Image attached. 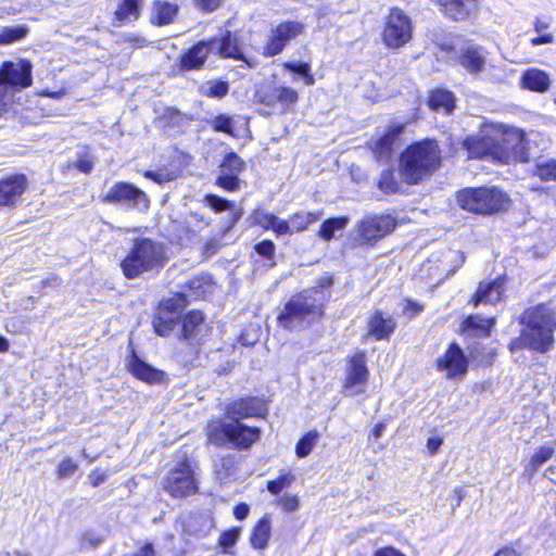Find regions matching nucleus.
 <instances>
[{
  "mask_svg": "<svg viewBox=\"0 0 556 556\" xmlns=\"http://www.w3.org/2000/svg\"><path fill=\"white\" fill-rule=\"evenodd\" d=\"M264 403L257 397L241 399L227 406L229 421H215L207 427L208 441L218 446H230L237 450L249 448L260 438L256 427H249L240 419L261 416Z\"/></svg>",
  "mask_w": 556,
  "mask_h": 556,
  "instance_id": "obj_1",
  "label": "nucleus"
},
{
  "mask_svg": "<svg viewBox=\"0 0 556 556\" xmlns=\"http://www.w3.org/2000/svg\"><path fill=\"white\" fill-rule=\"evenodd\" d=\"M525 329L518 338L510 342V350L523 348L546 353L554 345L556 319L548 306L541 304L527 309L521 316Z\"/></svg>",
  "mask_w": 556,
  "mask_h": 556,
  "instance_id": "obj_2",
  "label": "nucleus"
},
{
  "mask_svg": "<svg viewBox=\"0 0 556 556\" xmlns=\"http://www.w3.org/2000/svg\"><path fill=\"white\" fill-rule=\"evenodd\" d=\"M441 151L433 140H424L407 147L400 155L399 172L404 182L417 185L440 166Z\"/></svg>",
  "mask_w": 556,
  "mask_h": 556,
  "instance_id": "obj_3",
  "label": "nucleus"
},
{
  "mask_svg": "<svg viewBox=\"0 0 556 556\" xmlns=\"http://www.w3.org/2000/svg\"><path fill=\"white\" fill-rule=\"evenodd\" d=\"M325 294L321 288L304 290L292 296L277 317L280 327L301 330L323 315Z\"/></svg>",
  "mask_w": 556,
  "mask_h": 556,
  "instance_id": "obj_4",
  "label": "nucleus"
},
{
  "mask_svg": "<svg viewBox=\"0 0 556 556\" xmlns=\"http://www.w3.org/2000/svg\"><path fill=\"white\" fill-rule=\"evenodd\" d=\"M167 260V249L163 242L138 238L121 262V268L126 278L135 279L144 273L159 271Z\"/></svg>",
  "mask_w": 556,
  "mask_h": 556,
  "instance_id": "obj_5",
  "label": "nucleus"
},
{
  "mask_svg": "<svg viewBox=\"0 0 556 556\" xmlns=\"http://www.w3.org/2000/svg\"><path fill=\"white\" fill-rule=\"evenodd\" d=\"M458 205L475 214H495L506 208L508 197L498 188H468L457 193Z\"/></svg>",
  "mask_w": 556,
  "mask_h": 556,
  "instance_id": "obj_6",
  "label": "nucleus"
},
{
  "mask_svg": "<svg viewBox=\"0 0 556 556\" xmlns=\"http://www.w3.org/2000/svg\"><path fill=\"white\" fill-rule=\"evenodd\" d=\"M497 126L500 134L496 135L495 160L505 164L511 162H528V143L523 131L504 125Z\"/></svg>",
  "mask_w": 556,
  "mask_h": 556,
  "instance_id": "obj_7",
  "label": "nucleus"
},
{
  "mask_svg": "<svg viewBox=\"0 0 556 556\" xmlns=\"http://www.w3.org/2000/svg\"><path fill=\"white\" fill-rule=\"evenodd\" d=\"M255 99L265 108L266 114H285L292 111L299 101V93L292 87L269 84L256 91Z\"/></svg>",
  "mask_w": 556,
  "mask_h": 556,
  "instance_id": "obj_8",
  "label": "nucleus"
},
{
  "mask_svg": "<svg viewBox=\"0 0 556 556\" xmlns=\"http://www.w3.org/2000/svg\"><path fill=\"white\" fill-rule=\"evenodd\" d=\"M33 65L28 60L5 61L0 66V86L3 87L4 99L11 101V91L22 90L31 85Z\"/></svg>",
  "mask_w": 556,
  "mask_h": 556,
  "instance_id": "obj_9",
  "label": "nucleus"
},
{
  "mask_svg": "<svg viewBox=\"0 0 556 556\" xmlns=\"http://www.w3.org/2000/svg\"><path fill=\"white\" fill-rule=\"evenodd\" d=\"M413 26L410 18L400 9L393 8L386 21L382 38L392 49H397L412 39Z\"/></svg>",
  "mask_w": 556,
  "mask_h": 556,
  "instance_id": "obj_10",
  "label": "nucleus"
},
{
  "mask_svg": "<svg viewBox=\"0 0 556 556\" xmlns=\"http://www.w3.org/2000/svg\"><path fill=\"white\" fill-rule=\"evenodd\" d=\"M396 227V219L390 214L364 217L356 226L357 240L374 244L391 233Z\"/></svg>",
  "mask_w": 556,
  "mask_h": 556,
  "instance_id": "obj_11",
  "label": "nucleus"
},
{
  "mask_svg": "<svg viewBox=\"0 0 556 556\" xmlns=\"http://www.w3.org/2000/svg\"><path fill=\"white\" fill-rule=\"evenodd\" d=\"M185 304L186 300L182 294L165 299L160 303L153 319V327L157 334L166 337L178 326L181 321L180 312Z\"/></svg>",
  "mask_w": 556,
  "mask_h": 556,
  "instance_id": "obj_12",
  "label": "nucleus"
},
{
  "mask_svg": "<svg viewBox=\"0 0 556 556\" xmlns=\"http://www.w3.org/2000/svg\"><path fill=\"white\" fill-rule=\"evenodd\" d=\"M102 200L108 203L122 204L128 208L144 211L149 208L150 201L147 194L136 186L119 181L114 184Z\"/></svg>",
  "mask_w": 556,
  "mask_h": 556,
  "instance_id": "obj_13",
  "label": "nucleus"
},
{
  "mask_svg": "<svg viewBox=\"0 0 556 556\" xmlns=\"http://www.w3.org/2000/svg\"><path fill=\"white\" fill-rule=\"evenodd\" d=\"M165 489L173 496H187L197 491L194 468L187 458L170 469Z\"/></svg>",
  "mask_w": 556,
  "mask_h": 556,
  "instance_id": "obj_14",
  "label": "nucleus"
},
{
  "mask_svg": "<svg viewBox=\"0 0 556 556\" xmlns=\"http://www.w3.org/2000/svg\"><path fill=\"white\" fill-rule=\"evenodd\" d=\"M498 126L493 123H485L480 128V131L464 141V148L471 159H481L491 156L495 160V142L496 135H498Z\"/></svg>",
  "mask_w": 556,
  "mask_h": 556,
  "instance_id": "obj_15",
  "label": "nucleus"
},
{
  "mask_svg": "<svg viewBox=\"0 0 556 556\" xmlns=\"http://www.w3.org/2000/svg\"><path fill=\"white\" fill-rule=\"evenodd\" d=\"M304 29V25L296 21H286L271 29L267 43L264 47V55L275 56L283 51L286 46Z\"/></svg>",
  "mask_w": 556,
  "mask_h": 556,
  "instance_id": "obj_16",
  "label": "nucleus"
},
{
  "mask_svg": "<svg viewBox=\"0 0 556 556\" xmlns=\"http://www.w3.org/2000/svg\"><path fill=\"white\" fill-rule=\"evenodd\" d=\"M367 380L366 355L364 352H357L349 362L344 388L351 395L363 393Z\"/></svg>",
  "mask_w": 556,
  "mask_h": 556,
  "instance_id": "obj_17",
  "label": "nucleus"
},
{
  "mask_svg": "<svg viewBox=\"0 0 556 556\" xmlns=\"http://www.w3.org/2000/svg\"><path fill=\"white\" fill-rule=\"evenodd\" d=\"M488 54L484 47L466 43L457 52V62L470 75H479L485 70Z\"/></svg>",
  "mask_w": 556,
  "mask_h": 556,
  "instance_id": "obj_18",
  "label": "nucleus"
},
{
  "mask_svg": "<svg viewBox=\"0 0 556 556\" xmlns=\"http://www.w3.org/2000/svg\"><path fill=\"white\" fill-rule=\"evenodd\" d=\"M437 368L445 371L448 379L463 376L468 369V359L462 349L456 344H450L446 352L438 358Z\"/></svg>",
  "mask_w": 556,
  "mask_h": 556,
  "instance_id": "obj_19",
  "label": "nucleus"
},
{
  "mask_svg": "<svg viewBox=\"0 0 556 556\" xmlns=\"http://www.w3.org/2000/svg\"><path fill=\"white\" fill-rule=\"evenodd\" d=\"M27 187L25 176L15 175L0 181V208L14 206Z\"/></svg>",
  "mask_w": 556,
  "mask_h": 556,
  "instance_id": "obj_20",
  "label": "nucleus"
},
{
  "mask_svg": "<svg viewBox=\"0 0 556 556\" xmlns=\"http://www.w3.org/2000/svg\"><path fill=\"white\" fill-rule=\"evenodd\" d=\"M217 42L216 38L207 41H200L189 49L180 59L182 70H198L202 67L210 51H212Z\"/></svg>",
  "mask_w": 556,
  "mask_h": 556,
  "instance_id": "obj_21",
  "label": "nucleus"
},
{
  "mask_svg": "<svg viewBox=\"0 0 556 556\" xmlns=\"http://www.w3.org/2000/svg\"><path fill=\"white\" fill-rule=\"evenodd\" d=\"M395 327L396 324L390 315L375 311L367 321V336H371L376 340H386L390 338Z\"/></svg>",
  "mask_w": 556,
  "mask_h": 556,
  "instance_id": "obj_22",
  "label": "nucleus"
},
{
  "mask_svg": "<svg viewBox=\"0 0 556 556\" xmlns=\"http://www.w3.org/2000/svg\"><path fill=\"white\" fill-rule=\"evenodd\" d=\"M441 11L455 21H463L477 11V0H432Z\"/></svg>",
  "mask_w": 556,
  "mask_h": 556,
  "instance_id": "obj_23",
  "label": "nucleus"
},
{
  "mask_svg": "<svg viewBox=\"0 0 556 556\" xmlns=\"http://www.w3.org/2000/svg\"><path fill=\"white\" fill-rule=\"evenodd\" d=\"M127 367L129 371L139 380L147 383L162 382L165 378V374L149 364L141 361L134 352L128 359Z\"/></svg>",
  "mask_w": 556,
  "mask_h": 556,
  "instance_id": "obj_24",
  "label": "nucleus"
},
{
  "mask_svg": "<svg viewBox=\"0 0 556 556\" xmlns=\"http://www.w3.org/2000/svg\"><path fill=\"white\" fill-rule=\"evenodd\" d=\"M504 292V279L498 278L492 282H481L475 296L473 303L478 304H495L501 301Z\"/></svg>",
  "mask_w": 556,
  "mask_h": 556,
  "instance_id": "obj_25",
  "label": "nucleus"
},
{
  "mask_svg": "<svg viewBox=\"0 0 556 556\" xmlns=\"http://www.w3.org/2000/svg\"><path fill=\"white\" fill-rule=\"evenodd\" d=\"M179 11L176 3L156 0L152 2L151 8V23L154 25L163 26L170 24L175 21Z\"/></svg>",
  "mask_w": 556,
  "mask_h": 556,
  "instance_id": "obj_26",
  "label": "nucleus"
},
{
  "mask_svg": "<svg viewBox=\"0 0 556 556\" xmlns=\"http://www.w3.org/2000/svg\"><path fill=\"white\" fill-rule=\"evenodd\" d=\"M520 85L522 88L534 92H545L549 89L551 79L546 72L539 68H530L522 73Z\"/></svg>",
  "mask_w": 556,
  "mask_h": 556,
  "instance_id": "obj_27",
  "label": "nucleus"
},
{
  "mask_svg": "<svg viewBox=\"0 0 556 556\" xmlns=\"http://www.w3.org/2000/svg\"><path fill=\"white\" fill-rule=\"evenodd\" d=\"M215 45H218V54L223 58H231L248 63L244 56L242 47L239 42L238 36L230 30H226L223 37L217 40Z\"/></svg>",
  "mask_w": 556,
  "mask_h": 556,
  "instance_id": "obj_28",
  "label": "nucleus"
},
{
  "mask_svg": "<svg viewBox=\"0 0 556 556\" xmlns=\"http://www.w3.org/2000/svg\"><path fill=\"white\" fill-rule=\"evenodd\" d=\"M271 534V520L269 515L262 517L253 527L250 534V544L255 549H265L269 544Z\"/></svg>",
  "mask_w": 556,
  "mask_h": 556,
  "instance_id": "obj_29",
  "label": "nucleus"
},
{
  "mask_svg": "<svg viewBox=\"0 0 556 556\" xmlns=\"http://www.w3.org/2000/svg\"><path fill=\"white\" fill-rule=\"evenodd\" d=\"M143 0H123L118 9L115 11V23L116 27L122 26L125 23L136 21L140 15V5Z\"/></svg>",
  "mask_w": 556,
  "mask_h": 556,
  "instance_id": "obj_30",
  "label": "nucleus"
},
{
  "mask_svg": "<svg viewBox=\"0 0 556 556\" xmlns=\"http://www.w3.org/2000/svg\"><path fill=\"white\" fill-rule=\"evenodd\" d=\"M494 325V318H485L480 315L468 316L463 321V330L472 336H489Z\"/></svg>",
  "mask_w": 556,
  "mask_h": 556,
  "instance_id": "obj_31",
  "label": "nucleus"
},
{
  "mask_svg": "<svg viewBox=\"0 0 556 556\" xmlns=\"http://www.w3.org/2000/svg\"><path fill=\"white\" fill-rule=\"evenodd\" d=\"M204 326L203 314L199 311H192L182 319L181 336L184 339H195Z\"/></svg>",
  "mask_w": 556,
  "mask_h": 556,
  "instance_id": "obj_32",
  "label": "nucleus"
},
{
  "mask_svg": "<svg viewBox=\"0 0 556 556\" xmlns=\"http://www.w3.org/2000/svg\"><path fill=\"white\" fill-rule=\"evenodd\" d=\"M402 129V125L394 126L374 142L372 150L378 159L386 157L391 153L393 143Z\"/></svg>",
  "mask_w": 556,
  "mask_h": 556,
  "instance_id": "obj_33",
  "label": "nucleus"
},
{
  "mask_svg": "<svg viewBox=\"0 0 556 556\" xmlns=\"http://www.w3.org/2000/svg\"><path fill=\"white\" fill-rule=\"evenodd\" d=\"M429 105L432 110H442L444 113L450 114L455 106L454 94L443 89L434 90L429 97Z\"/></svg>",
  "mask_w": 556,
  "mask_h": 556,
  "instance_id": "obj_34",
  "label": "nucleus"
},
{
  "mask_svg": "<svg viewBox=\"0 0 556 556\" xmlns=\"http://www.w3.org/2000/svg\"><path fill=\"white\" fill-rule=\"evenodd\" d=\"M323 216V212H299L291 216L289 227L291 235L305 230L311 224L317 222Z\"/></svg>",
  "mask_w": 556,
  "mask_h": 556,
  "instance_id": "obj_35",
  "label": "nucleus"
},
{
  "mask_svg": "<svg viewBox=\"0 0 556 556\" xmlns=\"http://www.w3.org/2000/svg\"><path fill=\"white\" fill-rule=\"evenodd\" d=\"M378 188L387 194L396 193L402 190V182L396 178L395 172L389 168L381 173Z\"/></svg>",
  "mask_w": 556,
  "mask_h": 556,
  "instance_id": "obj_36",
  "label": "nucleus"
},
{
  "mask_svg": "<svg viewBox=\"0 0 556 556\" xmlns=\"http://www.w3.org/2000/svg\"><path fill=\"white\" fill-rule=\"evenodd\" d=\"M348 225L346 217L329 218L326 219L318 232V236L325 241H329L333 238L336 231L343 230Z\"/></svg>",
  "mask_w": 556,
  "mask_h": 556,
  "instance_id": "obj_37",
  "label": "nucleus"
},
{
  "mask_svg": "<svg viewBox=\"0 0 556 556\" xmlns=\"http://www.w3.org/2000/svg\"><path fill=\"white\" fill-rule=\"evenodd\" d=\"M318 440V432L315 430H311L306 432L298 442L295 446L296 456L300 458L306 457L314 446L316 445Z\"/></svg>",
  "mask_w": 556,
  "mask_h": 556,
  "instance_id": "obj_38",
  "label": "nucleus"
},
{
  "mask_svg": "<svg viewBox=\"0 0 556 556\" xmlns=\"http://www.w3.org/2000/svg\"><path fill=\"white\" fill-rule=\"evenodd\" d=\"M282 66L283 68L302 76L305 85L313 86L315 84V78L311 73V65L308 63L285 62Z\"/></svg>",
  "mask_w": 556,
  "mask_h": 556,
  "instance_id": "obj_39",
  "label": "nucleus"
},
{
  "mask_svg": "<svg viewBox=\"0 0 556 556\" xmlns=\"http://www.w3.org/2000/svg\"><path fill=\"white\" fill-rule=\"evenodd\" d=\"M243 169H244V162L236 153L227 154L220 165V172L228 173L236 177H239V174Z\"/></svg>",
  "mask_w": 556,
  "mask_h": 556,
  "instance_id": "obj_40",
  "label": "nucleus"
},
{
  "mask_svg": "<svg viewBox=\"0 0 556 556\" xmlns=\"http://www.w3.org/2000/svg\"><path fill=\"white\" fill-rule=\"evenodd\" d=\"M241 535V528L233 527L224 531L218 540L219 546L223 548L224 554H231L230 548H232L237 542L239 541Z\"/></svg>",
  "mask_w": 556,
  "mask_h": 556,
  "instance_id": "obj_41",
  "label": "nucleus"
},
{
  "mask_svg": "<svg viewBox=\"0 0 556 556\" xmlns=\"http://www.w3.org/2000/svg\"><path fill=\"white\" fill-rule=\"evenodd\" d=\"M28 29L24 26L3 27L0 29V45H9L23 39Z\"/></svg>",
  "mask_w": 556,
  "mask_h": 556,
  "instance_id": "obj_42",
  "label": "nucleus"
},
{
  "mask_svg": "<svg viewBox=\"0 0 556 556\" xmlns=\"http://www.w3.org/2000/svg\"><path fill=\"white\" fill-rule=\"evenodd\" d=\"M28 29L24 26L3 27L0 29V45H9L23 39Z\"/></svg>",
  "mask_w": 556,
  "mask_h": 556,
  "instance_id": "obj_43",
  "label": "nucleus"
},
{
  "mask_svg": "<svg viewBox=\"0 0 556 556\" xmlns=\"http://www.w3.org/2000/svg\"><path fill=\"white\" fill-rule=\"evenodd\" d=\"M211 126L213 127V129L215 131L225 132L230 136H236L235 129H233L235 121L229 115L219 114V115L215 116L211 121Z\"/></svg>",
  "mask_w": 556,
  "mask_h": 556,
  "instance_id": "obj_44",
  "label": "nucleus"
},
{
  "mask_svg": "<svg viewBox=\"0 0 556 556\" xmlns=\"http://www.w3.org/2000/svg\"><path fill=\"white\" fill-rule=\"evenodd\" d=\"M294 481V476L290 472H282L275 480H270L267 482V490L271 494H278L282 489L288 488Z\"/></svg>",
  "mask_w": 556,
  "mask_h": 556,
  "instance_id": "obj_45",
  "label": "nucleus"
},
{
  "mask_svg": "<svg viewBox=\"0 0 556 556\" xmlns=\"http://www.w3.org/2000/svg\"><path fill=\"white\" fill-rule=\"evenodd\" d=\"M144 177L152 179L157 184L168 182L178 177L177 169L160 168L157 170H148L144 173Z\"/></svg>",
  "mask_w": 556,
  "mask_h": 556,
  "instance_id": "obj_46",
  "label": "nucleus"
},
{
  "mask_svg": "<svg viewBox=\"0 0 556 556\" xmlns=\"http://www.w3.org/2000/svg\"><path fill=\"white\" fill-rule=\"evenodd\" d=\"M211 277L208 276L195 277L189 281V288L194 298L204 295L211 289Z\"/></svg>",
  "mask_w": 556,
  "mask_h": 556,
  "instance_id": "obj_47",
  "label": "nucleus"
},
{
  "mask_svg": "<svg viewBox=\"0 0 556 556\" xmlns=\"http://www.w3.org/2000/svg\"><path fill=\"white\" fill-rule=\"evenodd\" d=\"M94 165V157L88 152L83 151L77 154V160L73 163V167L84 174H89Z\"/></svg>",
  "mask_w": 556,
  "mask_h": 556,
  "instance_id": "obj_48",
  "label": "nucleus"
},
{
  "mask_svg": "<svg viewBox=\"0 0 556 556\" xmlns=\"http://www.w3.org/2000/svg\"><path fill=\"white\" fill-rule=\"evenodd\" d=\"M554 448L552 446H541L532 456L530 466L532 470H536L541 465L552 458Z\"/></svg>",
  "mask_w": 556,
  "mask_h": 556,
  "instance_id": "obj_49",
  "label": "nucleus"
},
{
  "mask_svg": "<svg viewBox=\"0 0 556 556\" xmlns=\"http://www.w3.org/2000/svg\"><path fill=\"white\" fill-rule=\"evenodd\" d=\"M536 174L544 180H556V160L538 164Z\"/></svg>",
  "mask_w": 556,
  "mask_h": 556,
  "instance_id": "obj_50",
  "label": "nucleus"
},
{
  "mask_svg": "<svg viewBox=\"0 0 556 556\" xmlns=\"http://www.w3.org/2000/svg\"><path fill=\"white\" fill-rule=\"evenodd\" d=\"M274 216H275V214L267 212L266 210L256 208L252 213L251 218L253 220V224L264 228L265 230H269V225H270Z\"/></svg>",
  "mask_w": 556,
  "mask_h": 556,
  "instance_id": "obj_51",
  "label": "nucleus"
},
{
  "mask_svg": "<svg viewBox=\"0 0 556 556\" xmlns=\"http://www.w3.org/2000/svg\"><path fill=\"white\" fill-rule=\"evenodd\" d=\"M104 541V536L96 531H87L80 538L81 548H96Z\"/></svg>",
  "mask_w": 556,
  "mask_h": 556,
  "instance_id": "obj_52",
  "label": "nucleus"
},
{
  "mask_svg": "<svg viewBox=\"0 0 556 556\" xmlns=\"http://www.w3.org/2000/svg\"><path fill=\"white\" fill-rule=\"evenodd\" d=\"M78 468V464L72 458H64L58 466L56 475L60 479H65L75 473Z\"/></svg>",
  "mask_w": 556,
  "mask_h": 556,
  "instance_id": "obj_53",
  "label": "nucleus"
},
{
  "mask_svg": "<svg viewBox=\"0 0 556 556\" xmlns=\"http://www.w3.org/2000/svg\"><path fill=\"white\" fill-rule=\"evenodd\" d=\"M239 177L232 176L228 173H219L217 185L228 191H235L239 188Z\"/></svg>",
  "mask_w": 556,
  "mask_h": 556,
  "instance_id": "obj_54",
  "label": "nucleus"
},
{
  "mask_svg": "<svg viewBox=\"0 0 556 556\" xmlns=\"http://www.w3.org/2000/svg\"><path fill=\"white\" fill-rule=\"evenodd\" d=\"M229 86L226 81H212L208 83V89L206 96L212 98H223L228 93Z\"/></svg>",
  "mask_w": 556,
  "mask_h": 556,
  "instance_id": "obj_55",
  "label": "nucleus"
},
{
  "mask_svg": "<svg viewBox=\"0 0 556 556\" xmlns=\"http://www.w3.org/2000/svg\"><path fill=\"white\" fill-rule=\"evenodd\" d=\"M205 202L215 212H222L231 208V203L229 201L215 194L206 195Z\"/></svg>",
  "mask_w": 556,
  "mask_h": 556,
  "instance_id": "obj_56",
  "label": "nucleus"
},
{
  "mask_svg": "<svg viewBox=\"0 0 556 556\" xmlns=\"http://www.w3.org/2000/svg\"><path fill=\"white\" fill-rule=\"evenodd\" d=\"M278 504L286 511H294L300 507V500L296 495L286 493L279 498Z\"/></svg>",
  "mask_w": 556,
  "mask_h": 556,
  "instance_id": "obj_57",
  "label": "nucleus"
},
{
  "mask_svg": "<svg viewBox=\"0 0 556 556\" xmlns=\"http://www.w3.org/2000/svg\"><path fill=\"white\" fill-rule=\"evenodd\" d=\"M269 230H273L278 236L280 235H291V228L289 227V222L286 219L279 218L277 215L274 216Z\"/></svg>",
  "mask_w": 556,
  "mask_h": 556,
  "instance_id": "obj_58",
  "label": "nucleus"
},
{
  "mask_svg": "<svg viewBox=\"0 0 556 556\" xmlns=\"http://www.w3.org/2000/svg\"><path fill=\"white\" fill-rule=\"evenodd\" d=\"M255 251L260 255L271 260L275 255V244L270 240H264L255 245Z\"/></svg>",
  "mask_w": 556,
  "mask_h": 556,
  "instance_id": "obj_59",
  "label": "nucleus"
},
{
  "mask_svg": "<svg viewBox=\"0 0 556 556\" xmlns=\"http://www.w3.org/2000/svg\"><path fill=\"white\" fill-rule=\"evenodd\" d=\"M374 556H406V555L395 547L386 546V547L378 548L374 553Z\"/></svg>",
  "mask_w": 556,
  "mask_h": 556,
  "instance_id": "obj_60",
  "label": "nucleus"
},
{
  "mask_svg": "<svg viewBox=\"0 0 556 556\" xmlns=\"http://www.w3.org/2000/svg\"><path fill=\"white\" fill-rule=\"evenodd\" d=\"M250 513V507L245 503H239L233 507V516L238 520H243L248 517Z\"/></svg>",
  "mask_w": 556,
  "mask_h": 556,
  "instance_id": "obj_61",
  "label": "nucleus"
},
{
  "mask_svg": "<svg viewBox=\"0 0 556 556\" xmlns=\"http://www.w3.org/2000/svg\"><path fill=\"white\" fill-rule=\"evenodd\" d=\"M197 4L204 11H213L219 7L220 0H195Z\"/></svg>",
  "mask_w": 556,
  "mask_h": 556,
  "instance_id": "obj_62",
  "label": "nucleus"
},
{
  "mask_svg": "<svg viewBox=\"0 0 556 556\" xmlns=\"http://www.w3.org/2000/svg\"><path fill=\"white\" fill-rule=\"evenodd\" d=\"M553 41H554V36L552 34H544L542 36L532 38L531 45L535 47V46H540V45L552 43Z\"/></svg>",
  "mask_w": 556,
  "mask_h": 556,
  "instance_id": "obj_63",
  "label": "nucleus"
},
{
  "mask_svg": "<svg viewBox=\"0 0 556 556\" xmlns=\"http://www.w3.org/2000/svg\"><path fill=\"white\" fill-rule=\"evenodd\" d=\"M134 556H155V551L151 543H147Z\"/></svg>",
  "mask_w": 556,
  "mask_h": 556,
  "instance_id": "obj_64",
  "label": "nucleus"
}]
</instances>
